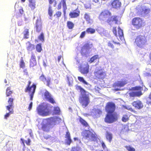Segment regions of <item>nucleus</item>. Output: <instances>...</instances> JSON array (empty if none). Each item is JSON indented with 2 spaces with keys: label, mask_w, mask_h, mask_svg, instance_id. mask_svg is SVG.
Masks as SVG:
<instances>
[{
  "label": "nucleus",
  "mask_w": 151,
  "mask_h": 151,
  "mask_svg": "<svg viewBox=\"0 0 151 151\" xmlns=\"http://www.w3.org/2000/svg\"><path fill=\"white\" fill-rule=\"evenodd\" d=\"M20 140H21L22 142L21 143L22 144L23 146H25V144H24V139L22 138H21L20 139Z\"/></svg>",
  "instance_id": "nucleus-60"
},
{
  "label": "nucleus",
  "mask_w": 151,
  "mask_h": 151,
  "mask_svg": "<svg viewBox=\"0 0 151 151\" xmlns=\"http://www.w3.org/2000/svg\"><path fill=\"white\" fill-rule=\"evenodd\" d=\"M93 46L92 43L89 44V43H87L85 44L82 47L81 50V53L82 55H84L86 54V53H87L90 49Z\"/></svg>",
  "instance_id": "nucleus-12"
},
{
  "label": "nucleus",
  "mask_w": 151,
  "mask_h": 151,
  "mask_svg": "<svg viewBox=\"0 0 151 151\" xmlns=\"http://www.w3.org/2000/svg\"><path fill=\"white\" fill-rule=\"evenodd\" d=\"M62 58H63V57L61 55H60L58 57V62H60V61Z\"/></svg>",
  "instance_id": "nucleus-59"
},
{
  "label": "nucleus",
  "mask_w": 151,
  "mask_h": 151,
  "mask_svg": "<svg viewBox=\"0 0 151 151\" xmlns=\"http://www.w3.org/2000/svg\"><path fill=\"white\" fill-rule=\"evenodd\" d=\"M35 48L37 51L38 52H40L42 50L41 44H38L36 45Z\"/></svg>",
  "instance_id": "nucleus-35"
},
{
  "label": "nucleus",
  "mask_w": 151,
  "mask_h": 151,
  "mask_svg": "<svg viewBox=\"0 0 151 151\" xmlns=\"http://www.w3.org/2000/svg\"><path fill=\"white\" fill-rule=\"evenodd\" d=\"M126 109L127 110H130L131 111L133 112L135 114H137V111L134 110L132 107H130L128 108H126Z\"/></svg>",
  "instance_id": "nucleus-55"
},
{
  "label": "nucleus",
  "mask_w": 151,
  "mask_h": 151,
  "mask_svg": "<svg viewBox=\"0 0 151 151\" xmlns=\"http://www.w3.org/2000/svg\"><path fill=\"white\" fill-rule=\"evenodd\" d=\"M44 95L45 99L47 101L51 104H55L56 102L52 97L51 94L47 90H46L44 93Z\"/></svg>",
  "instance_id": "nucleus-17"
},
{
  "label": "nucleus",
  "mask_w": 151,
  "mask_h": 151,
  "mask_svg": "<svg viewBox=\"0 0 151 151\" xmlns=\"http://www.w3.org/2000/svg\"><path fill=\"white\" fill-rule=\"evenodd\" d=\"M144 24L142 19L139 17H135L132 20V24L137 29L142 28L144 25Z\"/></svg>",
  "instance_id": "nucleus-9"
},
{
  "label": "nucleus",
  "mask_w": 151,
  "mask_h": 151,
  "mask_svg": "<svg viewBox=\"0 0 151 151\" xmlns=\"http://www.w3.org/2000/svg\"><path fill=\"white\" fill-rule=\"evenodd\" d=\"M62 4L63 7V11L64 14L66 13V10L67 9L66 4V0H61L58 5L57 9L59 10L62 8Z\"/></svg>",
  "instance_id": "nucleus-19"
},
{
  "label": "nucleus",
  "mask_w": 151,
  "mask_h": 151,
  "mask_svg": "<svg viewBox=\"0 0 151 151\" xmlns=\"http://www.w3.org/2000/svg\"><path fill=\"white\" fill-rule=\"evenodd\" d=\"M46 78V77L43 74H42L41 76L39 77V79L40 81L43 82L44 83H45Z\"/></svg>",
  "instance_id": "nucleus-47"
},
{
  "label": "nucleus",
  "mask_w": 151,
  "mask_h": 151,
  "mask_svg": "<svg viewBox=\"0 0 151 151\" xmlns=\"http://www.w3.org/2000/svg\"><path fill=\"white\" fill-rule=\"evenodd\" d=\"M37 64L36 56L34 53H32L29 60V66L30 68H32L35 66Z\"/></svg>",
  "instance_id": "nucleus-21"
},
{
  "label": "nucleus",
  "mask_w": 151,
  "mask_h": 151,
  "mask_svg": "<svg viewBox=\"0 0 151 151\" xmlns=\"http://www.w3.org/2000/svg\"><path fill=\"white\" fill-rule=\"evenodd\" d=\"M71 151H82L81 148L79 146L73 147H72Z\"/></svg>",
  "instance_id": "nucleus-43"
},
{
  "label": "nucleus",
  "mask_w": 151,
  "mask_h": 151,
  "mask_svg": "<svg viewBox=\"0 0 151 151\" xmlns=\"http://www.w3.org/2000/svg\"><path fill=\"white\" fill-rule=\"evenodd\" d=\"M116 106L114 103L109 102L106 104L105 109L107 114L104 118L105 122L111 124L117 120L118 115L116 112H114Z\"/></svg>",
  "instance_id": "nucleus-1"
},
{
  "label": "nucleus",
  "mask_w": 151,
  "mask_h": 151,
  "mask_svg": "<svg viewBox=\"0 0 151 151\" xmlns=\"http://www.w3.org/2000/svg\"><path fill=\"white\" fill-rule=\"evenodd\" d=\"M44 137L45 139H47L50 138L51 136L50 135H47L44 136Z\"/></svg>",
  "instance_id": "nucleus-56"
},
{
  "label": "nucleus",
  "mask_w": 151,
  "mask_h": 151,
  "mask_svg": "<svg viewBox=\"0 0 151 151\" xmlns=\"http://www.w3.org/2000/svg\"><path fill=\"white\" fill-rule=\"evenodd\" d=\"M38 114L40 115L46 116L49 115L50 111L47 106L40 105L37 108Z\"/></svg>",
  "instance_id": "nucleus-6"
},
{
  "label": "nucleus",
  "mask_w": 151,
  "mask_h": 151,
  "mask_svg": "<svg viewBox=\"0 0 151 151\" xmlns=\"http://www.w3.org/2000/svg\"><path fill=\"white\" fill-rule=\"evenodd\" d=\"M99 58V55H95L90 58L89 62L90 63H91L93 62Z\"/></svg>",
  "instance_id": "nucleus-33"
},
{
  "label": "nucleus",
  "mask_w": 151,
  "mask_h": 151,
  "mask_svg": "<svg viewBox=\"0 0 151 151\" xmlns=\"http://www.w3.org/2000/svg\"><path fill=\"white\" fill-rule=\"evenodd\" d=\"M53 11H52V6H49L48 9V14L50 17H51L52 15Z\"/></svg>",
  "instance_id": "nucleus-45"
},
{
  "label": "nucleus",
  "mask_w": 151,
  "mask_h": 151,
  "mask_svg": "<svg viewBox=\"0 0 151 151\" xmlns=\"http://www.w3.org/2000/svg\"><path fill=\"white\" fill-rule=\"evenodd\" d=\"M81 135L85 139L91 140L94 141L96 139V137L95 133L88 130H84L82 132Z\"/></svg>",
  "instance_id": "nucleus-7"
},
{
  "label": "nucleus",
  "mask_w": 151,
  "mask_h": 151,
  "mask_svg": "<svg viewBox=\"0 0 151 151\" xmlns=\"http://www.w3.org/2000/svg\"><path fill=\"white\" fill-rule=\"evenodd\" d=\"M80 11L79 9L77 8L74 10L70 11L69 14V17L71 19L76 18L79 17Z\"/></svg>",
  "instance_id": "nucleus-18"
},
{
  "label": "nucleus",
  "mask_w": 151,
  "mask_h": 151,
  "mask_svg": "<svg viewBox=\"0 0 151 151\" xmlns=\"http://www.w3.org/2000/svg\"><path fill=\"white\" fill-rule=\"evenodd\" d=\"M24 72H25L26 74L28 75V73L27 72V70L26 69H25L24 70Z\"/></svg>",
  "instance_id": "nucleus-63"
},
{
  "label": "nucleus",
  "mask_w": 151,
  "mask_h": 151,
  "mask_svg": "<svg viewBox=\"0 0 151 151\" xmlns=\"http://www.w3.org/2000/svg\"><path fill=\"white\" fill-rule=\"evenodd\" d=\"M24 30L23 33L24 35V39H28L29 35V29L25 27L24 28Z\"/></svg>",
  "instance_id": "nucleus-28"
},
{
  "label": "nucleus",
  "mask_w": 151,
  "mask_h": 151,
  "mask_svg": "<svg viewBox=\"0 0 151 151\" xmlns=\"http://www.w3.org/2000/svg\"><path fill=\"white\" fill-rule=\"evenodd\" d=\"M132 104L136 109H140L143 107V104L142 101L139 100L133 101Z\"/></svg>",
  "instance_id": "nucleus-20"
},
{
  "label": "nucleus",
  "mask_w": 151,
  "mask_h": 151,
  "mask_svg": "<svg viewBox=\"0 0 151 151\" xmlns=\"http://www.w3.org/2000/svg\"><path fill=\"white\" fill-rule=\"evenodd\" d=\"M112 8L116 9L119 8L121 6V3L119 0H114L111 3Z\"/></svg>",
  "instance_id": "nucleus-22"
},
{
  "label": "nucleus",
  "mask_w": 151,
  "mask_h": 151,
  "mask_svg": "<svg viewBox=\"0 0 151 151\" xmlns=\"http://www.w3.org/2000/svg\"><path fill=\"white\" fill-rule=\"evenodd\" d=\"M143 13L145 14H148L150 12V9H146L144 10H143L142 11Z\"/></svg>",
  "instance_id": "nucleus-51"
},
{
  "label": "nucleus",
  "mask_w": 151,
  "mask_h": 151,
  "mask_svg": "<svg viewBox=\"0 0 151 151\" xmlns=\"http://www.w3.org/2000/svg\"><path fill=\"white\" fill-rule=\"evenodd\" d=\"M38 39L39 40L42 42H43L44 41V36L43 33H41L40 35L38 36Z\"/></svg>",
  "instance_id": "nucleus-49"
},
{
  "label": "nucleus",
  "mask_w": 151,
  "mask_h": 151,
  "mask_svg": "<svg viewBox=\"0 0 151 151\" xmlns=\"http://www.w3.org/2000/svg\"><path fill=\"white\" fill-rule=\"evenodd\" d=\"M86 31H84L82 32L81 33V34H80V36H79V37L81 38H84L86 35Z\"/></svg>",
  "instance_id": "nucleus-52"
},
{
  "label": "nucleus",
  "mask_w": 151,
  "mask_h": 151,
  "mask_svg": "<svg viewBox=\"0 0 151 151\" xmlns=\"http://www.w3.org/2000/svg\"><path fill=\"white\" fill-rule=\"evenodd\" d=\"M13 93L12 90H11V87H7L6 90V96L8 97L11 96Z\"/></svg>",
  "instance_id": "nucleus-31"
},
{
  "label": "nucleus",
  "mask_w": 151,
  "mask_h": 151,
  "mask_svg": "<svg viewBox=\"0 0 151 151\" xmlns=\"http://www.w3.org/2000/svg\"><path fill=\"white\" fill-rule=\"evenodd\" d=\"M89 66L87 62L81 65L79 67V71L83 75L87 74L89 72Z\"/></svg>",
  "instance_id": "nucleus-10"
},
{
  "label": "nucleus",
  "mask_w": 151,
  "mask_h": 151,
  "mask_svg": "<svg viewBox=\"0 0 151 151\" xmlns=\"http://www.w3.org/2000/svg\"><path fill=\"white\" fill-rule=\"evenodd\" d=\"M84 18L86 21H88L89 22H90L91 19L89 14L87 13H85L84 16Z\"/></svg>",
  "instance_id": "nucleus-46"
},
{
  "label": "nucleus",
  "mask_w": 151,
  "mask_h": 151,
  "mask_svg": "<svg viewBox=\"0 0 151 151\" xmlns=\"http://www.w3.org/2000/svg\"><path fill=\"white\" fill-rule=\"evenodd\" d=\"M142 88L140 86H136L132 88V89L134 91H131L129 93V96L130 97H140L142 95Z\"/></svg>",
  "instance_id": "nucleus-8"
},
{
  "label": "nucleus",
  "mask_w": 151,
  "mask_h": 151,
  "mask_svg": "<svg viewBox=\"0 0 151 151\" xmlns=\"http://www.w3.org/2000/svg\"><path fill=\"white\" fill-rule=\"evenodd\" d=\"M35 28L36 32L38 33L40 32L42 30V23L41 21L38 19L36 20Z\"/></svg>",
  "instance_id": "nucleus-24"
},
{
  "label": "nucleus",
  "mask_w": 151,
  "mask_h": 151,
  "mask_svg": "<svg viewBox=\"0 0 151 151\" xmlns=\"http://www.w3.org/2000/svg\"><path fill=\"white\" fill-rule=\"evenodd\" d=\"M102 113V111L100 109L94 108L91 112V115L94 119L99 117Z\"/></svg>",
  "instance_id": "nucleus-11"
},
{
  "label": "nucleus",
  "mask_w": 151,
  "mask_h": 151,
  "mask_svg": "<svg viewBox=\"0 0 151 151\" xmlns=\"http://www.w3.org/2000/svg\"><path fill=\"white\" fill-rule=\"evenodd\" d=\"M149 58H150V61H151V51L149 54Z\"/></svg>",
  "instance_id": "nucleus-64"
},
{
  "label": "nucleus",
  "mask_w": 151,
  "mask_h": 151,
  "mask_svg": "<svg viewBox=\"0 0 151 151\" xmlns=\"http://www.w3.org/2000/svg\"><path fill=\"white\" fill-rule=\"evenodd\" d=\"M128 83V80L126 79H123L120 81L115 82L113 84V87L114 88L116 87H122L124 86Z\"/></svg>",
  "instance_id": "nucleus-14"
},
{
  "label": "nucleus",
  "mask_w": 151,
  "mask_h": 151,
  "mask_svg": "<svg viewBox=\"0 0 151 151\" xmlns=\"http://www.w3.org/2000/svg\"><path fill=\"white\" fill-rule=\"evenodd\" d=\"M14 99V98L12 96L9 98L8 101L9 105L6 106V108L7 110H9V109H13V101Z\"/></svg>",
  "instance_id": "nucleus-25"
},
{
  "label": "nucleus",
  "mask_w": 151,
  "mask_h": 151,
  "mask_svg": "<svg viewBox=\"0 0 151 151\" xmlns=\"http://www.w3.org/2000/svg\"><path fill=\"white\" fill-rule=\"evenodd\" d=\"M147 42V39L145 35H139L136 37L134 43L137 46L142 48L146 45Z\"/></svg>",
  "instance_id": "nucleus-4"
},
{
  "label": "nucleus",
  "mask_w": 151,
  "mask_h": 151,
  "mask_svg": "<svg viewBox=\"0 0 151 151\" xmlns=\"http://www.w3.org/2000/svg\"><path fill=\"white\" fill-rule=\"evenodd\" d=\"M101 146L104 149L105 148H106V150H107V149H108L106 147V145L104 143L103 141H101Z\"/></svg>",
  "instance_id": "nucleus-54"
},
{
  "label": "nucleus",
  "mask_w": 151,
  "mask_h": 151,
  "mask_svg": "<svg viewBox=\"0 0 151 151\" xmlns=\"http://www.w3.org/2000/svg\"><path fill=\"white\" fill-rule=\"evenodd\" d=\"M31 83V81H28V84L25 89L24 91L26 93L28 92L29 93L30 97V100L32 101L35 92L36 87V85L35 84H33L32 86H30Z\"/></svg>",
  "instance_id": "nucleus-5"
},
{
  "label": "nucleus",
  "mask_w": 151,
  "mask_h": 151,
  "mask_svg": "<svg viewBox=\"0 0 151 151\" xmlns=\"http://www.w3.org/2000/svg\"><path fill=\"white\" fill-rule=\"evenodd\" d=\"M27 44H28V45L26 47L28 51H32L35 49V45L29 42H28Z\"/></svg>",
  "instance_id": "nucleus-29"
},
{
  "label": "nucleus",
  "mask_w": 151,
  "mask_h": 151,
  "mask_svg": "<svg viewBox=\"0 0 151 151\" xmlns=\"http://www.w3.org/2000/svg\"><path fill=\"white\" fill-rule=\"evenodd\" d=\"M76 90H79L81 93V96L79 98V102L83 107H86L90 103L89 96L86 93V91L81 86L76 85L75 86Z\"/></svg>",
  "instance_id": "nucleus-2"
},
{
  "label": "nucleus",
  "mask_w": 151,
  "mask_h": 151,
  "mask_svg": "<svg viewBox=\"0 0 151 151\" xmlns=\"http://www.w3.org/2000/svg\"><path fill=\"white\" fill-rule=\"evenodd\" d=\"M32 105V102H31V103H30L29 107H28V109L29 111H30L31 109Z\"/></svg>",
  "instance_id": "nucleus-57"
},
{
  "label": "nucleus",
  "mask_w": 151,
  "mask_h": 151,
  "mask_svg": "<svg viewBox=\"0 0 151 151\" xmlns=\"http://www.w3.org/2000/svg\"><path fill=\"white\" fill-rule=\"evenodd\" d=\"M129 116L127 114H124L122 117V121L125 122L129 120Z\"/></svg>",
  "instance_id": "nucleus-36"
},
{
  "label": "nucleus",
  "mask_w": 151,
  "mask_h": 151,
  "mask_svg": "<svg viewBox=\"0 0 151 151\" xmlns=\"http://www.w3.org/2000/svg\"><path fill=\"white\" fill-rule=\"evenodd\" d=\"M120 45L119 42H114V40L109 41L108 43V46L114 50L119 49Z\"/></svg>",
  "instance_id": "nucleus-15"
},
{
  "label": "nucleus",
  "mask_w": 151,
  "mask_h": 151,
  "mask_svg": "<svg viewBox=\"0 0 151 151\" xmlns=\"http://www.w3.org/2000/svg\"><path fill=\"white\" fill-rule=\"evenodd\" d=\"M24 11L23 10V9L22 7L21 9H19V12L21 14H23V13H24Z\"/></svg>",
  "instance_id": "nucleus-58"
},
{
  "label": "nucleus",
  "mask_w": 151,
  "mask_h": 151,
  "mask_svg": "<svg viewBox=\"0 0 151 151\" xmlns=\"http://www.w3.org/2000/svg\"><path fill=\"white\" fill-rule=\"evenodd\" d=\"M8 110L9 111V112L6 113L4 116V118L6 119H7V118L9 116L10 114H13L14 113L13 109H9V110Z\"/></svg>",
  "instance_id": "nucleus-38"
},
{
  "label": "nucleus",
  "mask_w": 151,
  "mask_h": 151,
  "mask_svg": "<svg viewBox=\"0 0 151 151\" xmlns=\"http://www.w3.org/2000/svg\"><path fill=\"white\" fill-rule=\"evenodd\" d=\"M125 147L128 151H135V149L131 146H126Z\"/></svg>",
  "instance_id": "nucleus-44"
},
{
  "label": "nucleus",
  "mask_w": 151,
  "mask_h": 151,
  "mask_svg": "<svg viewBox=\"0 0 151 151\" xmlns=\"http://www.w3.org/2000/svg\"><path fill=\"white\" fill-rule=\"evenodd\" d=\"M46 83V85L48 86L49 87L51 83V79L50 77L46 78L45 83Z\"/></svg>",
  "instance_id": "nucleus-42"
},
{
  "label": "nucleus",
  "mask_w": 151,
  "mask_h": 151,
  "mask_svg": "<svg viewBox=\"0 0 151 151\" xmlns=\"http://www.w3.org/2000/svg\"><path fill=\"white\" fill-rule=\"evenodd\" d=\"M53 113L55 114H59L60 112L59 108L58 106L54 107Z\"/></svg>",
  "instance_id": "nucleus-39"
},
{
  "label": "nucleus",
  "mask_w": 151,
  "mask_h": 151,
  "mask_svg": "<svg viewBox=\"0 0 151 151\" xmlns=\"http://www.w3.org/2000/svg\"><path fill=\"white\" fill-rule=\"evenodd\" d=\"M41 128L43 131L48 132H50L51 127L48 124H42Z\"/></svg>",
  "instance_id": "nucleus-26"
},
{
  "label": "nucleus",
  "mask_w": 151,
  "mask_h": 151,
  "mask_svg": "<svg viewBox=\"0 0 151 151\" xmlns=\"http://www.w3.org/2000/svg\"><path fill=\"white\" fill-rule=\"evenodd\" d=\"M49 3L50 4H52L53 3H54V6H55L57 4V1L56 0H48Z\"/></svg>",
  "instance_id": "nucleus-50"
},
{
  "label": "nucleus",
  "mask_w": 151,
  "mask_h": 151,
  "mask_svg": "<svg viewBox=\"0 0 151 151\" xmlns=\"http://www.w3.org/2000/svg\"><path fill=\"white\" fill-rule=\"evenodd\" d=\"M78 120L81 124L83 126L86 127H88V124L86 121L82 118L81 117L79 116L78 117Z\"/></svg>",
  "instance_id": "nucleus-30"
},
{
  "label": "nucleus",
  "mask_w": 151,
  "mask_h": 151,
  "mask_svg": "<svg viewBox=\"0 0 151 151\" xmlns=\"http://www.w3.org/2000/svg\"><path fill=\"white\" fill-rule=\"evenodd\" d=\"M86 31L88 34H93L95 32V30L93 28L89 27L86 29Z\"/></svg>",
  "instance_id": "nucleus-37"
},
{
  "label": "nucleus",
  "mask_w": 151,
  "mask_h": 151,
  "mask_svg": "<svg viewBox=\"0 0 151 151\" xmlns=\"http://www.w3.org/2000/svg\"><path fill=\"white\" fill-rule=\"evenodd\" d=\"M112 31L114 35L116 37L119 36V38L121 40L124 39V35L123 30L120 28L119 27H118V34L117 33L116 27H113Z\"/></svg>",
  "instance_id": "nucleus-16"
},
{
  "label": "nucleus",
  "mask_w": 151,
  "mask_h": 151,
  "mask_svg": "<svg viewBox=\"0 0 151 151\" xmlns=\"http://www.w3.org/2000/svg\"><path fill=\"white\" fill-rule=\"evenodd\" d=\"M29 6L32 10H34L36 7L35 1V0H28Z\"/></svg>",
  "instance_id": "nucleus-27"
},
{
  "label": "nucleus",
  "mask_w": 151,
  "mask_h": 151,
  "mask_svg": "<svg viewBox=\"0 0 151 151\" xmlns=\"http://www.w3.org/2000/svg\"><path fill=\"white\" fill-rule=\"evenodd\" d=\"M50 120L52 121L53 122L55 123V120L52 117H51L50 118Z\"/></svg>",
  "instance_id": "nucleus-62"
},
{
  "label": "nucleus",
  "mask_w": 151,
  "mask_h": 151,
  "mask_svg": "<svg viewBox=\"0 0 151 151\" xmlns=\"http://www.w3.org/2000/svg\"><path fill=\"white\" fill-rule=\"evenodd\" d=\"M67 25L68 29H72L74 26V24L70 21H68L67 23Z\"/></svg>",
  "instance_id": "nucleus-34"
},
{
  "label": "nucleus",
  "mask_w": 151,
  "mask_h": 151,
  "mask_svg": "<svg viewBox=\"0 0 151 151\" xmlns=\"http://www.w3.org/2000/svg\"><path fill=\"white\" fill-rule=\"evenodd\" d=\"M94 76L96 79L103 80L105 78L106 74L105 72L101 70H99L94 72Z\"/></svg>",
  "instance_id": "nucleus-13"
},
{
  "label": "nucleus",
  "mask_w": 151,
  "mask_h": 151,
  "mask_svg": "<svg viewBox=\"0 0 151 151\" xmlns=\"http://www.w3.org/2000/svg\"><path fill=\"white\" fill-rule=\"evenodd\" d=\"M111 13L108 10H105L102 11L99 15V19L101 20H104L106 19L107 22L109 25H111L112 22L114 21L115 24H117L118 19L117 17L116 16H111Z\"/></svg>",
  "instance_id": "nucleus-3"
},
{
  "label": "nucleus",
  "mask_w": 151,
  "mask_h": 151,
  "mask_svg": "<svg viewBox=\"0 0 151 151\" xmlns=\"http://www.w3.org/2000/svg\"><path fill=\"white\" fill-rule=\"evenodd\" d=\"M106 137L107 140L110 142L112 139V135L111 133L107 132L106 134Z\"/></svg>",
  "instance_id": "nucleus-32"
},
{
  "label": "nucleus",
  "mask_w": 151,
  "mask_h": 151,
  "mask_svg": "<svg viewBox=\"0 0 151 151\" xmlns=\"http://www.w3.org/2000/svg\"><path fill=\"white\" fill-rule=\"evenodd\" d=\"M78 80L81 82H82L83 84L87 85L88 84V83L81 76H78Z\"/></svg>",
  "instance_id": "nucleus-40"
},
{
  "label": "nucleus",
  "mask_w": 151,
  "mask_h": 151,
  "mask_svg": "<svg viewBox=\"0 0 151 151\" xmlns=\"http://www.w3.org/2000/svg\"><path fill=\"white\" fill-rule=\"evenodd\" d=\"M92 1L94 3H97L99 2V0H92Z\"/></svg>",
  "instance_id": "nucleus-61"
},
{
  "label": "nucleus",
  "mask_w": 151,
  "mask_h": 151,
  "mask_svg": "<svg viewBox=\"0 0 151 151\" xmlns=\"http://www.w3.org/2000/svg\"><path fill=\"white\" fill-rule=\"evenodd\" d=\"M25 143L27 145L29 146L30 145L31 140L29 138H28L27 140L25 141Z\"/></svg>",
  "instance_id": "nucleus-53"
},
{
  "label": "nucleus",
  "mask_w": 151,
  "mask_h": 151,
  "mask_svg": "<svg viewBox=\"0 0 151 151\" xmlns=\"http://www.w3.org/2000/svg\"><path fill=\"white\" fill-rule=\"evenodd\" d=\"M62 15V12L60 11H57L54 14V16L56 17L59 18Z\"/></svg>",
  "instance_id": "nucleus-48"
},
{
  "label": "nucleus",
  "mask_w": 151,
  "mask_h": 151,
  "mask_svg": "<svg viewBox=\"0 0 151 151\" xmlns=\"http://www.w3.org/2000/svg\"><path fill=\"white\" fill-rule=\"evenodd\" d=\"M25 67V63L23 60L22 58L21 60L20 63H19V67L21 68H24Z\"/></svg>",
  "instance_id": "nucleus-41"
},
{
  "label": "nucleus",
  "mask_w": 151,
  "mask_h": 151,
  "mask_svg": "<svg viewBox=\"0 0 151 151\" xmlns=\"http://www.w3.org/2000/svg\"><path fill=\"white\" fill-rule=\"evenodd\" d=\"M65 137L66 139L65 142V144L68 145H70L72 142V141L71 139L70 134L68 130H67L66 132Z\"/></svg>",
  "instance_id": "nucleus-23"
}]
</instances>
